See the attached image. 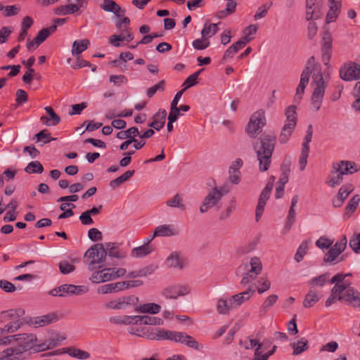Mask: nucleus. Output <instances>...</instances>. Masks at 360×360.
Wrapping results in <instances>:
<instances>
[{"instance_id":"nucleus-1","label":"nucleus","mask_w":360,"mask_h":360,"mask_svg":"<svg viewBox=\"0 0 360 360\" xmlns=\"http://www.w3.org/2000/svg\"><path fill=\"white\" fill-rule=\"evenodd\" d=\"M316 70L312 76L311 86L314 88L313 94L311 98V108L317 111L321 108L325 89L327 86V82L324 80L320 68H316L315 65V58L311 56L307 62L306 66L302 72H307V76L310 77L312 70Z\"/></svg>"},{"instance_id":"nucleus-2","label":"nucleus","mask_w":360,"mask_h":360,"mask_svg":"<svg viewBox=\"0 0 360 360\" xmlns=\"http://www.w3.org/2000/svg\"><path fill=\"white\" fill-rule=\"evenodd\" d=\"M141 338L149 340H167L185 344L189 347L198 349V343L195 339L182 332L167 330L163 328L145 327Z\"/></svg>"},{"instance_id":"nucleus-3","label":"nucleus","mask_w":360,"mask_h":360,"mask_svg":"<svg viewBox=\"0 0 360 360\" xmlns=\"http://www.w3.org/2000/svg\"><path fill=\"white\" fill-rule=\"evenodd\" d=\"M37 338L32 333L17 334V345L10 347L3 352L0 360H19L22 354L27 351L39 352Z\"/></svg>"},{"instance_id":"nucleus-4","label":"nucleus","mask_w":360,"mask_h":360,"mask_svg":"<svg viewBox=\"0 0 360 360\" xmlns=\"http://www.w3.org/2000/svg\"><path fill=\"white\" fill-rule=\"evenodd\" d=\"M276 144V137L271 134H262L259 143L255 142L253 148L257 154L259 164V171L263 172L269 169Z\"/></svg>"},{"instance_id":"nucleus-5","label":"nucleus","mask_w":360,"mask_h":360,"mask_svg":"<svg viewBox=\"0 0 360 360\" xmlns=\"http://www.w3.org/2000/svg\"><path fill=\"white\" fill-rule=\"evenodd\" d=\"M286 120L279 136V142L284 144L288 142L297 124L296 107L290 105L285 110Z\"/></svg>"},{"instance_id":"nucleus-6","label":"nucleus","mask_w":360,"mask_h":360,"mask_svg":"<svg viewBox=\"0 0 360 360\" xmlns=\"http://www.w3.org/2000/svg\"><path fill=\"white\" fill-rule=\"evenodd\" d=\"M266 124L265 111L259 110L250 117V121L245 128V131L251 138L256 137Z\"/></svg>"},{"instance_id":"nucleus-7","label":"nucleus","mask_w":360,"mask_h":360,"mask_svg":"<svg viewBox=\"0 0 360 360\" xmlns=\"http://www.w3.org/2000/svg\"><path fill=\"white\" fill-rule=\"evenodd\" d=\"M347 239L346 236H343L339 240H338L334 245L326 252L323 257L325 263H330L332 264H337L345 259L344 256L339 257L347 247Z\"/></svg>"},{"instance_id":"nucleus-8","label":"nucleus","mask_w":360,"mask_h":360,"mask_svg":"<svg viewBox=\"0 0 360 360\" xmlns=\"http://www.w3.org/2000/svg\"><path fill=\"white\" fill-rule=\"evenodd\" d=\"M142 284L143 282L139 280L119 281L117 283L103 285L98 288V292L101 294L118 292L120 291L127 290L130 288L140 286Z\"/></svg>"},{"instance_id":"nucleus-9","label":"nucleus","mask_w":360,"mask_h":360,"mask_svg":"<svg viewBox=\"0 0 360 360\" xmlns=\"http://www.w3.org/2000/svg\"><path fill=\"white\" fill-rule=\"evenodd\" d=\"M106 255V250L102 243L92 245L84 254V257L87 258L86 262L89 268L92 265L103 262L105 259Z\"/></svg>"},{"instance_id":"nucleus-10","label":"nucleus","mask_w":360,"mask_h":360,"mask_svg":"<svg viewBox=\"0 0 360 360\" xmlns=\"http://www.w3.org/2000/svg\"><path fill=\"white\" fill-rule=\"evenodd\" d=\"M139 302V298L135 295H129L119 297L105 304V307L109 309H124L129 306L135 305Z\"/></svg>"},{"instance_id":"nucleus-11","label":"nucleus","mask_w":360,"mask_h":360,"mask_svg":"<svg viewBox=\"0 0 360 360\" xmlns=\"http://www.w3.org/2000/svg\"><path fill=\"white\" fill-rule=\"evenodd\" d=\"M359 75L360 65L353 62L345 63L340 70V76L345 81L358 79Z\"/></svg>"},{"instance_id":"nucleus-12","label":"nucleus","mask_w":360,"mask_h":360,"mask_svg":"<svg viewBox=\"0 0 360 360\" xmlns=\"http://www.w3.org/2000/svg\"><path fill=\"white\" fill-rule=\"evenodd\" d=\"M223 193L217 188H214L205 197L202 205L200 207L201 213L207 212L210 209L214 207L221 200Z\"/></svg>"},{"instance_id":"nucleus-13","label":"nucleus","mask_w":360,"mask_h":360,"mask_svg":"<svg viewBox=\"0 0 360 360\" xmlns=\"http://www.w3.org/2000/svg\"><path fill=\"white\" fill-rule=\"evenodd\" d=\"M338 300L344 301L353 307H360V292L352 287H349L338 297Z\"/></svg>"},{"instance_id":"nucleus-14","label":"nucleus","mask_w":360,"mask_h":360,"mask_svg":"<svg viewBox=\"0 0 360 360\" xmlns=\"http://www.w3.org/2000/svg\"><path fill=\"white\" fill-rule=\"evenodd\" d=\"M188 288L186 285H174L165 288L163 291V295L169 299H176L179 296L188 294Z\"/></svg>"},{"instance_id":"nucleus-15","label":"nucleus","mask_w":360,"mask_h":360,"mask_svg":"<svg viewBox=\"0 0 360 360\" xmlns=\"http://www.w3.org/2000/svg\"><path fill=\"white\" fill-rule=\"evenodd\" d=\"M252 40L251 37L244 36L238 41L233 44L224 53L222 58V62L226 61L228 58H231L241 49H243L248 43Z\"/></svg>"},{"instance_id":"nucleus-16","label":"nucleus","mask_w":360,"mask_h":360,"mask_svg":"<svg viewBox=\"0 0 360 360\" xmlns=\"http://www.w3.org/2000/svg\"><path fill=\"white\" fill-rule=\"evenodd\" d=\"M321 52L322 60L324 65H327L330 62L332 53V37L328 32L324 33L323 36Z\"/></svg>"},{"instance_id":"nucleus-17","label":"nucleus","mask_w":360,"mask_h":360,"mask_svg":"<svg viewBox=\"0 0 360 360\" xmlns=\"http://www.w3.org/2000/svg\"><path fill=\"white\" fill-rule=\"evenodd\" d=\"M255 290L249 288L243 292L238 293L229 298V307L233 309L237 308L244 302L248 300L254 294Z\"/></svg>"},{"instance_id":"nucleus-18","label":"nucleus","mask_w":360,"mask_h":360,"mask_svg":"<svg viewBox=\"0 0 360 360\" xmlns=\"http://www.w3.org/2000/svg\"><path fill=\"white\" fill-rule=\"evenodd\" d=\"M59 297H65L70 295H82L86 292L84 287L72 284H64L58 287Z\"/></svg>"},{"instance_id":"nucleus-19","label":"nucleus","mask_w":360,"mask_h":360,"mask_svg":"<svg viewBox=\"0 0 360 360\" xmlns=\"http://www.w3.org/2000/svg\"><path fill=\"white\" fill-rule=\"evenodd\" d=\"M57 320L58 316L56 314H48L46 315L32 318L30 322L36 328H39L51 324Z\"/></svg>"},{"instance_id":"nucleus-20","label":"nucleus","mask_w":360,"mask_h":360,"mask_svg":"<svg viewBox=\"0 0 360 360\" xmlns=\"http://www.w3.org/2000/svg\"><path fill=\"white\" fill-rule=\"evenodd\" d=\"M271 190L269 189V186H265L264 188L262 190L260 196L258 200V204L256 208V221H259L261 216L263 214L265 205L266 203V201L269 198L270 194H271Z\"/></svg>"},{"instance_id":"nucleus-21","label":"nucleus","mask_w":360,"mask_h":360,"mask_svg":"<svg viewBox=\"0 0 360 360\" xmlns=\"http://www.w3.org/2000/svg\"><path fill=\"white\" fill-rule=\"evenodd\" d=\"M355 163L350 161H340L337 163H333L332 168L334 169V172H338L343 176L347 174H352L357 172V169L354 168Z\"/></svg>"},{"instance_id":"nucleus-22","label":"nucleus","mask_w":360,"mask_h":360,"mask_svg":"<svg viewBox=\"0 0 360 360\" xmlns=\"http://www.w3.org/2000/svg\"><path fill=\"white\" fill-rule=\"evenodd\" d=\"M111 268H106L101 271H95L92 274L90 280L95 283H104L113 279L112 272L109 271Z\"/></svg>"},{"instance_id":"nucleus-23","label":"nucleus","mask_w":360,"mask_h":360,"mask_svg":"<svg viewBox=\"0 0 360 360\" xmlns=\"http://www.w3.org/2000/svg\"><path fill=\"white\" fill-rule=\"evenodd\" d=\"M25 311L22 309H11L0 312V323L11 321L13 319L21 318L24 316Z\"/></svg>"},{"instance_id":"nucleus-24","label":"nucleus","mask_w":360,"mask_h":360,"mask_svg":"<svg viewBox=\"0 0 360 360\" xmlns=\"http://www.w3.org/2000/svg\"><path fill=\"white\" fill-rule=\"evenodd\" d=\"M166 116L167 111L165 110H160L153 116V121L148 126L157 131H160L165 126Z\"/></svg>"},{"instance_id":"nucleus-25","label":"nucleus","mask_w":360,"mask_h":360,"mask_svg":"<svg viewBox=\"0 0 360 360\" xmlns=\"http://www.w3.org/2000/svg\"><path fill=\"white\" fill-rule=\"evenodd\" d=\"M178 233L177 230L174 228V225L164 224L155 228L153 237L156 236H172Z\"/></svg>"},{"instance_id":"nucleus-26","label":"nucleus","mask_w":360,"mask_h":360,"mask_svg":"<svg viewBox=\"0 0 360 360\" xmlns=\"http://www.w3.org/2000/svg\"><path fill=\"white\" fill-rule=\"evenodd\" d=\"M56 30V25L41 29L34 37L36 47L42 44L51 34Z\"/></svg>"},{"instance_id":"nucleus-27","label":"nucleus","mask_w":360,"mask_h":360,"mask_svg":"<svg viewBox=\"0 0 360 360\" xmlns=\"http://www.w3.org/2000/svg\"><path fill=\"white\" fill-rule=\"evenodd\" d=\"M44 110L46 111V112L50 116V119H49L46 116H41V121H44V120H46V122H44V124L48 126V127H50V126H55L58 124L60 123V117L58 115H57L53 109L50 107V106H46L45 107Z\"/></svg>"},{"instance_id":"nucleus-28","label":"nucleus","mask_w":360,"mask_h":360,"mask_svg":"<svg viewBox=\"0 0 360 360\" xmlns=\"http://www.w3.org/2000/svg\"><path fill=\"white\" fill-rule=\"evenodd\" d=\"M153 250L154 248L152 245L143 244L133 248L131 252V256L136 258L143 257L151 253Z\"/></svg>"},{"instance_id":"nucleus-29","label":"nucleus","mask_w":360,"mask_h":360,"mask_svg":"<svg viewBox=\"0 0 360 360\" xmlns=\"http://www.w3.org/2000/svg\"><path fill=\"white\" fill-rule=\"evenodd\" d=\"M102 8L107 12L115 13L118 17L123 16L125 13L124 10H122L121 7L112 0H105Z\"/></svg>"},{"instance_id":"nucleus-30","label":"nucleus","mask_w":360,"mask_h":360,"mask_svg":"<svg viewBox=\"0 0 360 360\" xmlns=\"http://www.w3.org/2000/svg\"><path fill=\"white\" fill-rule=\"evenodd\" d=\"M340 8V1L336 0L335 1H330V9L326 15V22L330 23L334 22L339 13Z\"/></svg>"},{"instance_id":"nucleus-31","label":"nucleus","mask_w":360,"mask_h":360,"mask_svg":"<svg viewBox=\"0 0 360 360\" xmlns=\"http://www.w3.org/2000/svg\"><path fill=\"white\" fill-rule=\"evenodd\" d=\"M309 77L307 76V72H302L300 84H298L297 89H296V94L295 96V100L300 101L302 98V95L304 93V89L306 88V86L308 84L309 81Z\"/></svg>"},{"instance_id":"nucleus-32","label":"nucleus","mask_w":360,"mask_h":360,"mask_svg":"<svg viewBox=\"0 0 360 360\" xmlns=\"http://www.w3.org/2000/svg\"><path fill=\"white\" fill-rule=\"evenodd\" d=\"M23 324V321L20 318L13 319L8 323L0 328L1 334L13 333L17 331Z\"/></svg>"},{"instance_id":"nucleus-33","label":"nucleus","mask_w":360,"mask_h":360,"mask_svg":"<svg viewBox=\"0 0 360 360\" xmlns=\"http://www.w3.org/2000/svg\"><path fill=\"white\" fill-rule=\"evenodd\" d=\"M104 248L106 250L107 255L110 257L123 259L126 257V253L121 252L115 243H105L104 244Z\"/></svg>"},{"instance_id":"nucleus-34","label":"nucleus","mask_w":360,"mask_h":360,"mask_svg":"<svg viewBox=\"0 0 360 360\" xmlns=\"http://www.w3.org/2000/svg\"><path fill=\"white\" fill-rule=\"evenodd\" d=\"M290 346L293 349L292 354L299 355L309 349V341L307 338H302L297 342L291 343Z\"/></svg>"},{"instance_id":"nucleus-35","label":"nucleus","mask_w":360,"mask_h":360,"mask_svg":"<svg viewBox=\"0 0 360 360\" xmlns=\"http://www.w3.org/2000/svg\"><path fill=\"white\" fill-rule=\"evenodd\" d=\"M160 306L155 303H147L140 305L135 309V311L139 313H148L152 314H156L160 311Z\"/></svg>"},{"instance_id":"nucleus-36","label":"nucleus","mask_w":360,"mask_h":360,"mask_svg":"<svg viewBox=\"0 0 360 360\" xmlns=\"http://www.w3.org/2000/svg\"><path fill=\"white\" fill-rule=\"evenodd\" d=\"M316 1H306V19L309 20L312 18H319V12Z\"/></svg>"},{"instance_id":"nucleus-37","label":"nucleus","mask_w":360,"mask_h":360,"mask_svg":"<svg viewBox=\"0 0 360 360\" xmlns=\"http://www.w3.org/2000/svg\"><path fill=\"white\" fill-rule=\"evenodd\" d=\"M61 339L58 336L53 337L44 342L39 343L37 350L39 352L51 349L60 345Z\"/></svg>"},{"instance_id":"nucleus-38","label":"nucleus","mask_w":360,"mask_h":360,"mask_svg":"<svg viewBox=\"0 0 360 360\" xmlns=\"http://www.w3.org/2000/svg\"><path fill=\"white\" fill-rule=\"evenodd\" d=\"M88 39L76 40L72 44L71 53L73 56H79L83 51L87 49L89 45Z\"/></svg>"},{"instance_id":"nucleus-39","label":"nucleus","mask_w":360,"mask_h":360,"mask_svg":"<svg viewBox=\"0 0 360 360\" xmlns=\"http://www.w3.org/2000/svg\"><path fill=\"white\" fill-rule=\"evenodd\" d=\"M320 300L318 292L314 290H310L305 295L303 301V306L305 308L313 307Z\"/></svg>"},{"instance_id":"nucleus-40","label":"nucleus","mask_w":360,"mask_h":360,"mask_svg":"<svg viewBox=\"0 0 360 360\" xmlns=\"http://www.w3.org/2000/svg\"><path fill=\"white\" fill-rule=\"evenodd\" d=\"M343 180V175L338 172H334V169L332 168L327 180L326 184L331 188H334L338 185H340Z\"/></svg>"},{"instance_id":"nucleus-41","label":"nucleus","mask_w":360,"mask_h":360,"mask_svg":"<svg viewBox=\"0 0 360 360\" xmlns=\"http://www.w3.org/2000/svg\"><path fill=\"white\" fill-rule=\"evenodd\" d=\"M218 31L217 24L205 23L201 31L202 38L209 39L214 36Z\"/></svg>"},{"instance_id":"nucleus-42","label":"nucleus","mask_w":360,"mask_h":360,"mask_svg":"<svg viewBox=\"0 0 360 360\" xmlns=\"http://www.w3.org/2000/svg\"><path fill=\"white\" fill-rule=\"evenodd\" d=\"M67 353L70 356L78 359H87L90 357L89 352L75 347L67 348Z\"/></svg>"},{"instance_id":"nucleus-43","label":"nucleus","mask_w":360,"mask_h":360,"mask_svg":"<svg viewBox=\"0 0 360 360\" xmlns=\"http://www.w3.org/2000/svg\"><path fill=\"white\" fill-rule=\"evenodd\" d=\"M77 11H78V6L70 4L60 6L56 9V13L58 15L72 14Z\"/></svg>"},{"instance_id":"nucleus-44","label":"nucleus","mask_w":360,"mask_h":360,"mask_svg":"<svg viewBox=\"0 0 360 360\" xmlns=\"http://www.w3.org/2000/svg\"><path fill=\"white\" fill-rule=\"evenodd\" d=\"M166 205L169 207L179 208L183 211L186 210V205L183 203V199L179 194H176L172 198L168 200L166 202Z\"/></svg>"},{"instance_id":"nucleus-45","label":"nucleus","mask_w":360,"mask_h":360,"mask_svg":"<svg viewBox=\"0 0 360 360\" xmlns=\"http://www.w3.org/2000/svg\"><path fill=\"white\" fill-rule=\"evenodd\" d=\"M236 2L234 1H228L226 8L219 11L217 16L219 18H224L226 16L233 13L236 11Z\"/></svg>"},{"instance_id":"nucleus-46","label":"nucleus","mask_w":360,"mask_h":360,"mask_svg":"<svg viewBox=\"0 0 360 360\" xmlns=\"http://www.w3.org/2000/svg\"><path fill=\"white\" fill-rule=\"evenodd\" d=\"M360 202V196L356 194L354 195L352 199L348 202L347 205L345 207V214H349L350 216L353 212L356 210L359 203Z\"/></svg>"},{"instance_id":"nucleus-47","label":"nucleus","mask_w":360,"mask_h":360,"mask_svg":"<svg viewBox=\"0 0 360 360\" xmlns=\"http://www.w3.org/2000/svg\"><path fill=\"white\" fill-rule=\"evenodd\" d=\"M278 300V296L276 295H269L263 302L262 307L260 309L259 313L261 315L264 314L269 309L273 306Z\"/></svg>"},{"instance_id":"nucleus-48","label":"nucleus","mask_w":360,"mask_h":360,"mask_svg":"<svg viewBox=\"0 0 360 360\" xmlns=\"http://www.w3.org/2000/svg\"><path fill=\"white\" fill-rule=\"evenodd\" d=\"M25 171L28 174H41L44 171V167L39 161H33L27 165L25 168Z\"/></svg>"},{"instance_id":"nucleus-49","label":"nucleus","mask_w":360,"mask_h":360,"mask_svg":"<svg viewBox=\"0 0 360 360\" xmlns=\"http://www.w3.org/2000/svg\"><path fill=\"white\" fill-rule=\"evenodd\" d=\"M167 265L169 267L182 269L179 255L177 252H172L167 259Z\"/></svg>"},{"instance_id":"nucleus-50","label":"nucleus","mask_w":360,"mask_h":360,"mask_svg":"<svg viewBox=\"0 0 360 360\" xmlns=\"http://www.w3.org/2000/svg\"><path fill=\"white\" fill-rule=\"evenodd\" d=\"M309 242L307 240L303 241L300 247L298 248L295 255V259L297 262H300L304 256L307 253V251L309 250Z\"/></svg>"},{"instance_id":"nucleus-51","label":"nucleus","mask_w":360,"mask_h":360,"mask_svg":"<svg viewBox=\"0 0 360 360\" xmlns=\"http://www.w3.org/2000/svg\"><path fill=\"white\" fill-rule=\"evenodd\" d=\"M217 309L220 314H227L231 309H233V308L229 307V300H226L223 298H220L218 300Z\"/></svg>"},{"instance_id":"nucleus-52","label":"nucleus","mask_w":360,"mask_h":360,"mask_svg":"<svg viewBox=\"0 0 360 360\" xmlns=\"http://www.w3.org/2000/svg\"><path fill=\"white\" fill-rule=\"evenodd\" d=\"M354 190V187L351 184H346L342 186V187L339 189L336 197L345 201V199L348 197L349 193H351Z\"/></svg>"},{"instance_id":"nucleus-53","label":"nucleus","mask_w":360,"mask_h":360,"mask_svg":"<svg viewBox=\"0 0 360 360\" xmlns=\"http://www.w3.org/2000/svg\"><path fill=\"white\" fill-rule=\"evenodd\" d=\"M251 268L248 271L250 274L257 276L262 271V263L258 257H253L250 262Z\"/></svg>"},{"instance_id":"nucleus-54","label":"nucleus","mask_w":360,"mask_h":360,"mask_svg":"<svg viewBox=\"0 0 360 360\" xmlns=\"http://www.w3.org/2000/svg\"><path fill=\"white\" fill-rule=\"evenodd\" d=\"M330 274L326 273L319 276L313 278L310 281L309 284L312 285L323 286L327 281Z\"/></svg>"},{"instance_id":"nucleus-55","label":"nucleus","mask_w":360,"mask_h":360,"mask_svg":"<svg viewBox=\"0 0 360 360\" xmlns=\"http://www.w3.org/2000/svg\"><path fill=\"white\" fill-rule=\"evenodd\" d=\"M61 274H68L75 271V266L67 261H61L58 264Z\"/></svg>"},{"instance_id":"nucleus-56","label":"nucleus","mask_w":360,"mask_h":360,"mask_svg":"<svg viewBox=\"0 0 360 360\" xmlns=\"http://www.w3.org/2000/svg\"><path fill=\"white\" fill-rule=\"evenodd\" d=\"M130 319L129 316H112L110 318V322L113 324H124L129 325L130 324Z\"/></svg>"},{"instance_id":"nucleus-57","label":"nucleus","mask_w":360,"mask_h":360,"mask_svg":"<svg viewBox=\"0 0 360 360\" xmlns=\"http://www.w3.org/2000/svg\"><path fill=\"white\" fill-rule=\"evenodd\" d=\"M193 46L197 50H203L207 48L210 43L207 39L202 38L197 39L193 41Z\"/></svg>"},{"instance_id":"nucleus-58","label":"nucleus","mask_w":360,"mask_h":360,"mask_svg":"<svg viewBox=\"0 0 360 360\" xmlns=\"http://www.w3.org/2000/svg\"><path fill=\"white\" fill-rule=\"evenodd\" d=\"M165 89V80L160 81L158 84L149 88L147 90V96L148 98H151L158 91H164Z\"/></svg>"},{"instance_id":"nucleus-59","label":"nucleus","mask_w":360,"mask_h":360,"mask_svg":"<svg viewBox=\"0 0 360 360\" xmlns=\"http://www.w3.org/2000/svg\"><path fill=\"white\" fill-rule=\"evenodd\" d=\"M35 137L37 139V141L43 140L44 143H47L51 141L55 140V139L51 138V134L48 131L47 129L41 130L35 135Z\"/></svg>"},{"instance_id":"nucleus-60","label":"nucleus","mask_w":360,"mask_h":360,"mask_svg":"<svg viewBox=\"0 0 360 360\" xmlns=\"http://www.w3.org/2000/svg\"><path fill=\"white\" fill-rule=\"evenodd\" d=\"M143 324L150 326H160L163 324V320L158 317L144 315Z\"/></svg>"},{"instance_id":"nucleus-61","label":"nucleus","mask_w":360,"mask_h":360,"mask_svg":"<svg viewBox=\"0 0 360 360\" xmlns=\"http://www.w3.org/2000/svg\"><path fill=\"white\" fill-rule=\"evenodd\" d=\"M350 248L356 252L358 253L360 251V233L355 234L349 240Z\"/></svg>"},{"instance_id":"nucleus-62","label":"nucleus","mask_w":360,"mask_h":360,"mask_svg":"<svg viewBox=\"0 0 360 360\" xmlns=\"http://www.w3.org/2000/svg\"><path fill=\"white\" fill-rule=\"evenodd\" d=\"M349 288V285L346 283H336L331 289V292L333 295H335L338 297L342 295L343 292H345L347 289Z\"/></svg>"},{"instance_id":"nucleus-63","label":"nucleus","mask_w":360,"mask_h":360,"mask_svg":"<svg viewBox=\"0 0 360 360\" xmlns=\"http://www.w3.org/2000/svg\"><path fill=\"white\" fill-rule=\"evenodd\" d=\"M88 236L92 241L101 240L103 238L102 233L96 228H91L88 231Z\"/></svg>"},{"instance_id":"nucleus-64","label":"nucleus","mask_w":360,"mask_h":360,"mask_svg":"<svg viewBox=\"0 0 360 360\" xmlns=\"http://www.w3.org/2000/svg\"><path fill=\"white\" fill-rule=\"evenodd\" d=\"M333 241L325 237H321L316 242V245L321 249H328L332 247Z\"/></svg>"}]
</instances>
